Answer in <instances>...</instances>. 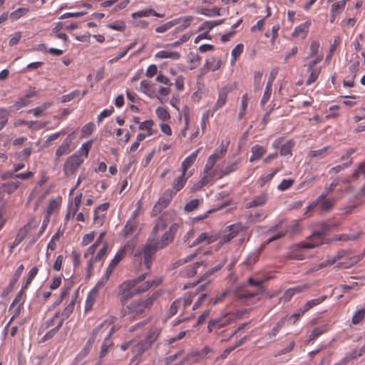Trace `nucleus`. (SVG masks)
I'll return each instance as SVG.
<instances>
[{"label": "nucleus", "instance_id": "13", "mask_svg": "<svg viewBox=\"0 0 365 365\" xmlns=\"http://www.w3.org/2000/svg\"><path fill=\"white\" fill-rule=\"evenodd\" d=\"M235 88V86L233 84H227L220 89L218 92L217 100L215 102L214 106L210 109L213 111L214 113L217 112L218 110L222 108L227 103V96L229 93H230Z\"/></svg>", "mask_w": 365, "mask_h": 365}, {"label": "nucleus", "instance_id": "52", "mask_svg": "<svg viewBox=\"0 0 365 365\" xmlns=\"http://www.w3.org/2000/svg\"><path fill=\"white\" fill-rule=\"evenodd\" d=\"M221 9L217 7H213L212 9H200L197 11V13L206 16L212 17L216 16H221Z\"/></svg>", "mask_w": 365, "mask_h": 365}, {"label": "nucleus", "instance_id": "56", "mask_svg": "<svg viewBox=\"0 0 365 365\" xmlns=\"http://www.w3.org/2000/svg\"><path fill=\"white\" fill-rule=\"evenodd\" d=\"M244 50V46L242 43L237 44L231 52L232 58L231 64L234 65L237 61V58L241 56Z\"/></svg>", "mask_w": 365, "mask_h": 365}, {"label": "nucleus", "instance_id": "33", "mask_svg": "<svg viewBox=\"0 0 365 365\" xmlns=\"http://www.w3.org/2000/svg\"><path fill=\"white\" fill-rule=\"evenodd\" d=\"M225 21V19L217 21H206L199 27V31H205L208 34L209 31L214 27L222 24Z\"/></svg>", "mask_w": 365, "mask_h": 365}, {"label": "nucleus", "instance_id": "1", "mask_svg": "<svg viewBox=\"0 0 365 365\" xmlns=\"http://www.w3.org/2000/svg\"><path fill=\"white\" fill-rule=\"evenodd\" d=\"M168 215L165 213L158 219L145 244L134 255L135 261L140 265L144 264L148 269H150L156 252L173 242L180 227L178 223L172 224L169 230L160 238L158 232L165 229L167 226L165 218Z\"/></svg>", "mask_w": 365, "mask_h": 365}, {"label": "nucleus", "instance_id": "40", "mask_svg": "<svg viewBox=\"0 0 365 365\" xmlns=\"http://www.w3.org/2000/svg\"><path fill=\"white\" fill-rule=\"evenodd\" d=\"M62 25L61 23H58L53 29L52 34L55 35V36L59 39L63 40V46L65 48L68 46V36L66 33L61 32Z\"/></svg>", "mask_w": 365, "mask_h": 365}, {"label": "nucleus", "instance_id": "4", "mask_svg": "<svg viewBox=\"0 0 365 365\" xmlns=\"http://www.w3.org/2000/svg\"><path fill=\"white\" fill-rule=\"evenodd\" d=\"M150 346L144 340L137 341L135 339H132L121 344L120 349L123 351L130 349L133 357L130 359V364L135 363L138 364L140 359V356L148 351Z\"/></svg>", "mask_w": 365, "mask_h": 365}, {"label": "nucleus", "instance_id": "46", "mask_svg": "<svg viewBox=\"0 0 365 365\" xmlns=\"http://www.w3.org/2000/svg\"><path fill=\"white\" fill-rule=\"evenodd\" d=\"M180 57V55L178 52L166 50L160 51L155 54V58H171L177 60L179 59Z\"/></svg>", "mask_w": 365, "mask_h": 365}, {"label": "nucleus", "instance_id": "57", "mask_svg": "<svg viewBox=\"0 0 365 365\" xmlns=\"http://www.w3.org/2000/svg\"><path fill=\"white\" fill-rule=\"evenodd\" d=\"M347 1L341 0L333 4L331 6V13L336 15L341 14L344 11Z\"/></svg>", "mask_w": 365, "mask_h": 365}, {"label": "nucleus", "instance_id": "38", "mask_svg": "<svg viewBox=\"0 0 365 365\" xmlns=\"http://www.w3.org/2000/svg\"><path fill=\"white\" fill-rule=\"evenodd\" d=\"M240 164V161H235L232 164L227 165L224 170L217 171L216 170V179H220L225 175H229L230 173L235 172L237 170L238 165Z\"/></svg>", "mask_w": 365, "mask_h": 365}, {"label": "nucleus", "instance_id": "14", "mask_svg": "<svg viewBox=\"0 0 365 365\" xmlns=\"http://www.w3.org/2000/svg\"><path fill=\"white\" fill-rule=\"evenodd\" d=\"M36 227L37 224L34 220H31L23 227H21L18 232L14 242L9 246L10 253H11L14 248L19 245L24 240L27 235Z\"/></svg>", "mask_w": 365, "mask_h": 365}, {"label": "nucleus", "instance_id": "45", "mask_svg": "<svg viewBox=\"0 0 365 365\" xmlns=\"http://www.w3.org/2000/svg\"><path fill=\"white\" fill-rule=\"evenodd\" d=\"M328 330L327 325H322L321 327H318L314 328L309 336V339L307 340V343H310L311 341L315 340L319 336L327 332Z\"/></svg>", "mask_w": 365, "mask_h": 365}, {"label": "nucleus", "instance_id": "41", "mask_svg": "<svg viewBox=\"0 0 365 365\" xmlns=\"http://www.w3.org/2000/svg\"><path fill=\"white\" fill-rule=\"evenodd\" d=\"M160 333V329L153 327L150 329L149 334L145 338L144 341L149 344L151 347L153 344L157 340Z\"/></svg>", "mask_w": 365, "mask_h": 365}, {"label": "nucleus", "instance_id": "53", "mask_svg": "<svg viewBox=\"0 0 365 365\" xmlns=\"http://www.w3.org/2000/svg\"><path fill=\"white\" fill-rule=\"evenodd\" d=\"M30 103V101L25 96L19 98L11 107L10 111L18 110L24 107L27 106Z\"/></svg>", "mask_w": 365, "mask_h": 365}, {"label": "nucleus", "instance_id": "37", "mask_svg": "<svg viewBox=\"0 0 365 365\" xmlns=\"http://www.w3.org/2000/svg\"><path fill=\"white\" fill-rule=\"evenodd\" d=\"M155 123L153 120H147L143 122H141L139 125V130L145 131L146 135H153L155 133V130H154Z\"/></svg>", "mask_w": 365, "mask_h": 365}, {"label": "nucleus", "instance_id": "10", "mask_svg": "<svg viewBox=\"0 0 365 365\" xmlns=\"http://www.w3.org/2000/svg\"><path fill=\"white\" fill-rule=\"evenodd\" d=\"M84 159L80 155L74 153L68 157L63 165V173L66 176H70L78 170Z\"/></svg>", "mask_w": 365, "mask_h": 365}, {"label": "nucleus", "instance_id": "9", "mask_svg": "<svg viewBox=\"0 0 365 365\" xmlns=\"http://www.w3.org/2000/svg\"><path fill=\"white\" fill-rule=\"evenodd\" d=\"M227 153V147L223 145V143H221L219 148L216 149L215 152L209 156L207 160L206 164L205 165L204 170L206 172L211 173L212 175L216 176V168H215V165L216 162L222 158Z\"/></svg>", "mask_w": 365, "mask_h": 365}, {"label": "nucleus", "instance_id": "54", "mask_svg": "<svg viewBox=\"0 0 365 365\" xmlns=\"http://www.w3.org/2000/svg\"><path fill=\"white\" fill-rule=\"evenodd\" d=\"M61 205V200L59 199H53L50 200L48 205L46 209V216H49L51 217V214L57 211Z\"/></svg>", "mask_w": 365, "mask_h": 365}, {"label": "nucleus", "instance_id": "49", "mask_svg": "<svg viewBox=\"0 0 365 365\" xmlns=\"http://www.w3.org/2000/svg\"><path fill=\"white\" fill-rule=\"evenodd\" d=\"M98 296V293L96 290H91L86 298L85 309L86 312L91 310Z\"/></svg>", "mask_w": 365, "mask_h": 365}, {"label": "nucleus", "instance_id": "44", "mask_svg": "<svg viewBox=\"0 0 365 365\" xmlns=\"http://www.w3.org/2000/svg\"><path fill=\"white\" fill-rule=\"evenodd\" d=\"M35 49L40 51L48 52V53L56 56H59L62 55L64 52V50L63 49H58L55 48H50L47 49L46 45L43 43L36 45L35 46Z\"/></svg>", "mask_w": 365, "mask_h": 365}, {"label": "nucleus", "instance_id": "42", "mask_svg": "<svg viewBox=\"0 0 365 365\" xmlns=\"http://www.w3.org/2000/svg\"><path fill=\"white\" fill-rule=\"evenodd\" d=\"M53 105V102H45L40 106L30 109L28 112L32 113L35 117L43 115V113Z\"/></svg>", "mask_w": 365, "mask_h": 365}, {"label": "nucleus", "instance_id": "59", "mask_svg": "<svg viewBox=\"0 0 365 365\" xmlns=\"http://www.w3.org/2000/svg\"><path fill=\"white\" fill-rule=\"evenodd\" d=\"M83 194L79 193L76 195L73 201L69 204V205L72 206V212H73V216H75L78 211L81 204V200H82Z\"/></svg>", "mask_w": 365, "mask_h": 365}, {"label": "nucleus", "instance_id": "39", "mask_svg": "<svg viewBox=\"0 0 365 365\" xmlns=\"http://www.w3.org/2000/svg\"><path fill=\"white\" fill-rule=\"evenodd\" d=\"M137 228V222L135 220H128L125 225L123 229L121 231V235L124 237H127L130 235L133 234Z\"/></svg>", "mask_w": 365, "mask_h": 365}, {"label": "nucleus", "instance_id": "15", "mask_svg": "<svg viewBox=\"0 0 365 365\" xmlns=\"http://www.w3.org/2000/svg\"><path fill=\"white\" fill-rule=\"evenodd\" d=\"M108 253V244L107 242H106L104 243L103 246L98 251L97 255L95 257H91V258L88 260V262L87 267H86L87 274L88 277L91 276L93 273V268H94V264L96 262H103L104 260V259L106 257Z\"/></svg>", "mask_w": 365, "mask_h": 365}, {"label": "nucleus", "instance_id": "23", "mask_svg": "<svg viewBox=\"0 0 365 365\" xmlns=\"http://www.w3.org/2000/svg\"><path fill=\"white\" fill-rule=\"evenodd\" d=\"M111 323L108 321H104L99 326L95 328L91 334L89 339L92 340V343L94 344L96 340H98L102 337V335L106 331H109L110 329Z\"/></svg>", "mask_w": 365, "mask_h": 365}, {"label": "nucleus", "instance_id": "32", "mask_svg": "<svg viewBox=\"0 0 365 365\" xmlns=\"http://www.w3.org/2000/svg\"><path fill=\"white\" fill-rule=\"evenodd\" d=\"M187 178L188 177H186V173H183L182 172L181 175L173 181L172 190L174 191L175 195L184 187Z\"/></svg>", "mask_w": 365, "mask_h": 365}, {"label": "nucleus", "instance_id": "36", "mask_svg": "<svg viewBox=\"0 0 365 365\" xmlns=\"http://www.w3.org/2000/svg\"><path fill=\"white\" fill-rule=\"evenodd\" d=\"M248 102H249V96L246 93L242 95V98H241L240 112L237 115L238 120H242L244 118V117L245 116V115L247 113Z\"/></svg>", "mask_w": 365, "mask_h": 365}, {"label": "nucleus", "instance_id": "6", "mask_svg": "<svg viewBox=\"0 0 365 365\" xmlns=\"http://www.w3.org/2000/svg\"><path fill=\"white\" fill-rule=\"evenodd\" d=\"M342 260L339 263V267L344 269H347L354 265L359 261V258L356 255H351L350 253L346 251L339 252L333 258L323 262L322 267H326L328 265L334 264L339 260Z\"/></svg>", "mask_w": 365, "mask_h": 365}, {"label": "nucleus", "instance_id": "28", "mask_svg": "<svg viewBox=\"0 0 365 365\" xmlns=\"http://www.w3.org/2000/svg\"><path fill=\"white\" fill-rule=\"evenodd\" d=\"M206 265L207 263L205 261L197 262L193 265L186 267L180 272V274L185 277H192L197 273V268Z\"/></svg>", "mask_w": 365, "mask_h": 365}, {"label": "nucleus", "instance_id": "51", "mask_svg": "<svg viewBox=\"0 0 365 365\" xmlns=\"http://www.w3.org/2000/svg\"><path fill=\"white\" fill-rule=\"evenodd\" d=\"M93 344L92 343L91 339H88L83 348L81 350V351L76 356V359L81 361L83 359L92 349Z\"/></svg>", "mask_w": 365, "mask_h": 365}, {"label": "nucleus", "instance_id": "27", "mask_svg": "<svg viewBox=\"0 0 365 365\" xmlns=\"http://www.w3.org/2000/svg\"><path fill=\"white\" fill-rule=\"evenodd\" d=\"M267 148L259 144L254 145L251 148V156L250 158V162L252 163L257 161L262 158L266 153Z\"/></svg>", "mask_w": 365, "mask_h": 365}, {"label": "nucleus", "instance_id": "34", "mask_svg": "<svg viewBox=\"0 0 365 365\" xmlns=\"http://www.w3.org/2000/svg\"><path fill=\"white\" fill-rule=\"evenodd\" d=\"M20 184L21 183L18 181H9L5 182L0 187V192L11 194L19 188Z\"/></svg>", "mask_w": 365, "mask_h": 365}, {"label": "nucleus", "instance_id": "35", "mask_svg": "<svg viewBox=\"0 0 365 365\" xmlns=\"http://www.w3.org/2000/svg\"><path fill=\"white\" fill-rule=\"evenodd\" d=\"M227 261V257L225 255H220L219 256V259H218V264L217 265H215V267H213L212 269L207 270L205 273L204 277L207 278L209 276L214 274L215 272L220 270L223 267V266L225 264Z\"/></svg>", "mask_w": 365, "mask_h": 365}, {"label": "nucleus", "instance_id": "2", "mask_svg": "<svg viewBox=\"0 0 365 365\" xmlns=\"http://www.w3.org/2000/svg\"><path fill=\"white\" fill-rule=\"evenodd\" d=\"M160 294V291H155L148 297L132 301L122 308V317H128L129 319L133 320L145 317Z\"/></svg>", "mask_w": 365, "mask_h": 365}, {"label": "nucleus", "instance_id": "11", "mask_svg": "<svg viewBox=\"0 0 365 365\" xmlns=\"http://www.w3.org/2000/svg\"><path fill=\"white\" fill-rule=\"evenodd\" d=\"M323 59V55L317 56L314 60L309 61L307 64V71L309 77L306 81L307 86H310L314 83L318 78L322 68L320 66H317Z\"/></svg>", "mask_w": 365, "mask_h": 365}, {"label": "nucleus", "instance_id": "64", "mask_svg": "<svg viewBox=\"0 0 365 365\" xmlns=\"http://www.w3.org/2000/svg\"><path fill=\"white\" fill-rule=\"evenodd\" d=\"M365 317V308L357 310L352 317L351 323L354 325L359 324Z\"/></svg>", "mask_w": 365, "mask_h": 365}, {"label": "nucleus", "instance_id": "24", "mask_svg": "<svg viewBox=\"0 0 365 365\" xmlns=\"http://www.w3.org/2000/svg\"><path fill=\"white\" fill-rule=\"evenodd\" d=\"M139 91L143 93L150 98H155L158 96L155 89L154 88V84L151 83L150 81L147 80H143L140 83Z\"/></svg>", "mask_w": 365, "mask_h": 365}, {"label": "nucleus", "instance_id": "55", "mask_svg": "<svg viewBox=\"0 0 365 365\" xmlns=\"http://www.w3.org/2000/svg\"><path fill=\"white\" fill-rule=\"evenodd\" d=\"M75 302L76 298H73L71 302L64 308V309L60 312L59 317H63V319H67L74 310Z\"/></svg>", "mask_w": 365, "mask_h": 365}, {"label": "nucleus", "instance_id": "12", "mask_svg": "<svg viewBox=\"0 0 365 365\" xmlns=\"http://www.w3.org/2000/svg\"><path fill=\"white\" fill-rule=\"evenodd\" d=\"M175 195L174 191L171 189H167L160 195L158 202L153 207L152 212L154 215H156L161 212V211L166 208L170 203L172 199Z\"/></svg>", "mask_w": 365, "mask_h": 365}, {"label": "nucleus", "instance_id": "61", "mask_svg": "<svg viewBox=\"0 0 365 365\" xmlns=\"http://www.w3.org/2000/svg\"><path fill=\"white\" fill-rule=\"evenodd\" d=\"M214 114L213 111L210 109L203 113L201 118V128L202 133H205L206 130L207 125L209 123L210 117H212Z\"/></svg>", "mask_w": 365, "mask_h": 365}, {"label": "nucleus", "instance_id": "62", "mask_svg": "<svg viewBox=\"0 0 365 365\" xmlns=\"http://www.w3.org/2000/svg\"><path fill=\"white\" fill-rule=\"evenodd\" d=\"M170 86H159V88H158V91H156L158 96L155 97V98H158L161 102H163L162 98L168 97L170 95Z\"/></svg>", "mask_w": 365, "mask_h": 365}, {"label": "nucleus", "instance_id": "60", "mask_svg": "<svg viewBox=\"0 0 365 365\" xmlns=\"http://www.w3.org/2000/svg\"><path fill=\"white\" fill-rule=\"evenodd\" d=\"M294 146V142L289 140L286 143L283 144L280 148V155L282 156L292 155V150Z\"/></svg>", "mask_w": 365, "mask_h": 365}, {"label": "nucleus", "instance_id": "18", "mask_svg": "<svg viewBox=\"0 0 365 365\" xmlns=\"http://www.w3.org/2000/svg\"><path fill=\"white\" fill-rule=\"evenodd\" d=\"M24 289L21 288V290L16 295L15 298L14 299L11 304L10 305L9 310H11L12 309H15L14 314L9 320V323L5 327V329L8 328L9 324L11 323V322L19 315L21 309V306L24 303V294L23 290Z\"/></svg>", "mask_w": 365, "mask_h": 365}, {"label": "nucleus", "instance_id": "16", "mask_svg": "<svg viewBox=\"0 0 365 365\" xmlns=\"http://www.w3.org/2000/svg\"><path fill=\"white\" fill-rule=\"evenodd\" d=\"M74 132L69 133L66 138L63 140V143L58 148L56 149L55 155L57 159H59L61 156L68 154L73 150V148H71V144L73 140H74Z\"/></svg>", "mask_w": 365, "mask_h": 365}, {"label": "nucleus", "instance_id": "19", "mask_svg": "<svg viewBox=\"0 0 365 365\" xmlns=\"http://www.w3.org/2000/svg\"><path fill=\"white\" fill-rule=\"evenodd\" d=\"M215 180L216 176L212 175L211 173H207L205 170H203L200 181L192 185L190 191L192 192H195L206 185L213 182Z\"/></svg>", "mask_w": 365, "mask_h": 365}, {"label": "nucleus", "instance_id": "5", "mask_svg": "<svg viewBox=\"0 0 365 365\" xmlns=\"http://www.w3.org/2000/svg\"><path fill=\"white\" fill-rule=\"evenodd\" d=\"M240 317L241 314L239 312L227 313L219 318L210 320L207 325V330L210 333L214 332L216 334H220L219 330L220 329L230 324Z\"/></svg>", "mask_w": 365, "mask_h": 365}, {"label": "nucleus", "instance_id": "30", "mask_svg": "<svg viewBox=\"0 0 365 365\" xmlns=\"http://www.w3.org/2000/svg\"><path fill=\"white\" fill-rule=\"evenodd\" d=\"M311 24H312L311 21L307 20L304 23L301 24L300 25L296 26L292 33V36H294V37L302 36V38H305L309 31V29Z\"/></svg>", "mask_w": 365, "mask_h": 365}, {"label": "nucleus", "instance_id": "63", "mask_svg": "<svg viewBox=\"0 0 365 365\" xmlns=\"http://www.w3.org/2000/svg\"><path fill=\"white\" fill-rule=\"evenodd\" d=\"M96 129V125L93 123L90 122L84 125L81 128V138H86L92 134Z\"/></svg>", "mask_w": 365, "mask_h": 365}, {"label": "nucleus", "instance_id": "48", "mask_svg": "<svg viewBox=\"0 0 365 365\" xmlns=\"http://www.w3.org/2000/svg\"><path fill=\"white\" fill-rule=\"evenodd\" d=\"M249 339V336H244L243 338H242L241 339H240L237 343H235L233 346H230L229 347H227V349H225L223 351V353L221 354V357L223 358V359H225L227 357V356L232 351H234L235 349H237V347L242 346V344H244L247 340Z\"/></svg>", "mask_w": 365, "mask_h": 365}, {"label": "nucleus", "instance_id": "25", "mask_svg": "<svg viewBox=\"0 0 365 365\" xmlns=\"http://www.w3.org/2000/svg\"><path fill=\"white\" fill-rule=\"evenodd\" d=\"M269 198V195L267 192H262L260 195L255 196L252 200L248 202L245 207L246 208H252L257 207H261L264 205Z\"/></svg>", "mask_w": 365, "mask_h": 365}, {"label": "nucleus", "instance_id": "29", "mask_svg": "<svg viewBox=\"0 0 365 365\" xmlns=\"http://www.w3.org/2000/svg\"><path fill=\"white\" fill-rule=\"evenodd\" d=\"M150 16H156L158 18H163L164 16V14H159L151 8L140 10V11L134 12L131 14V16L133 19H136L138 18H142V17H148Z\"/></svg>", "mask_w": 365, "mask_h": 365}, {"label": "nucleus", "instance_id": "43", "mask_svg": "<svg viewBox=\"0 0 365 365\" xmlns=\"http://www.w3.org/2000/svg\"><path fill=\"white\" fill-rule=\"evenodd\" d=\"M155 114L161 122H167L171 118L169 110L165 107H158L155 110Z\"/></svg>", "mask_w": 365, "mask_h": 365}, {"label": "nucleus", "instance_id": "31", "mask_svg": "<svg viewBox=\"0 0 365 365\" xmlns=\"http://www.w3.org/2000/svg\"><path fill=\"white\" fill-rule=\"evenodd\" d=\"M161 282L162 279L160 278H158L153 280L147 281L146 282L141 285H138V284L136 285V291H138V294L148 291L153 287H156L159 285L161 283Z\"/></svg>", "mask_w": 365, "mask_h": 365}, {"label": "nucleus", "instance_id": "8", "mask_svg": "<svg viewBox=\"0 0 365 365\" xmlns=\"http://www.w3.org/2000/svg\"><path fill=\"white\" fill-rule=\"evenodd\" d=\"M135 244L133 241L127 242L115 255L113 259L110 262L108 267V273H113L118 264L125 257L128 252H132L134 250Z\"/></svg>", "mask_w": 365, "mask_h": 365}, {"label": "nucleus", "instance_id": "7", "mask_svg": "<svg viewBox=\"0 0 365 365\" xmlns=\"http://www.w3.org/2000/svg\"><path fill=\"white\" fill-rule=\"evenodd\" d=\"M197 294V292H191L183 297L178 298L175 299L171 304L168 316L169 317H172L175 314H176L179 311L184 312L185 309L190 307L192 302L193 298Z\"/></svg>", "mask_w": 365, "mask_h": 365}, {"label": "nucleus", "instance_id": "47", "mask_svg": "<svg viewBox=\"0 0 365 365\" xmlns=\"http://www.w3.org/2000/svg\"><path fill=\"white\" fill-rule=\"evenodd\" d=\"M327 298V296L323 295L317 299H313L309 300L305 303V304L304 305V307L302 308L304 309V311L307 312L313 307L322 303Z\"/></svg>", "mask_w": 365, "mask_h": 365}, {"label": "nucleus", "instance_id": "58", "mask_svg": "<svg viewBox=\"0 0 365 365\" xmlns=\"http://www.w3.org/2000/svg\"><path fill=\"white\" fill-rule=\"evenodd\" d=\"M94 140H90L84 143H83L81 148L78 150V153L80 156L84 155L85 158H87L88 156V153L92 148Z\"/></svg>", "mask_w": 365, "mask_h": 365}, {"label": "nucleus", "instance_id": "50", "mask_svg": "<svg viewBox=\"0 0 365 365\" xmlns=\"http://www.w3.org/2000/svg\"><path fill=\"white\" fill-rule=\"evenodd\" d=\"M331 150L330 146H325L321 149L310 150L307 155L309 158H323L326 153H327Z\"/></svg>", "mask_w": 365, "mask_h": 365}, {"label": "nucleus", "instance_id": "20", "mask_svg": "<svg viewBox=\"0 0 365 365\" xmlns=\"http://www.w3.org/2000/svg\"><path fill=\"white\" fill-rule=\"evenodd\" d=\"M315 200L317 202V207H319L322 212L330 211L335 204V199L327 198V196L323 194L319 195Z\"/></svg>", "mask_w": 365, "mask_h": 365}, {"label": "nucleus", "instance_id": "21", "mask_svg": "<svg viewBox=\"0 0 365 365\" xmlns=\"http://www.w3.org/2000/svg\"><path fill=\"white\" fill-rule=\"evenodd\" d=\"M114 326H111L109 331L106 333V336L105 337L104 341L101 345V351L99 353V357L101 359L106 356L113 347V343L110 339V336L114 332Z\"/></svg>", "mask_w": 365, "mask_h": 365}, {"label": "nucleus", "instance_id": "26", "mask_svg": "<svg viewBox=\"0 0 365 365\" xmlns=\"http://www.w3.org/2000/svg\"><path fill=\"white\" fill-rule=\"evenodd\" d=\"M202 148V147L197 148L184 159L182 163V172L183 173H187L188 169L194 164Z\"/></svg>", "mask_w": 365, "mask_h": 365}, {"label": "nucleus", "instance_id": "22", "mask_svg": "<svg viewBox=\"0 0 365 365\" xmlns=\"http://www.w3.org/2000/svg\"><path fill=\"white\" fill-rule=\"evenodd\" d=\"M325 235L324 232H314L311 237V242H302L299 244V247L304 249H313L323 243V236Z\"/></svg>", "mask_w": 365, "mask_h": 365}, {"label": "nucleus", "instance_id": "3", "mask_svg": "<svg viewBox=\"0 0 365 365\" xmlns=\"http://www.w3.org/2000/svg\"><path fill=\"white\" fill-rule=\"evenodd\" d=\"M146 277V274H142L136 279L123 282L119 287L120 301L124 306L128 299L138 294L136 285L143 282Z\"/></svg>", "mask_w": 365, "mask_h": 365}, {"label": "nucleus", "instance_id": "17", "mask_svg": "<svg viewBox=\"0 0 365 365\" xmlns=\"http://www.w3.org/2000/svg\"><path fill=\"white\" fill-rule=\"evenodd\" d=\"M218 239L217 235L209 232H201L196 239L189 245L193 247L197 245H207L216 242Z\"/></svg>", "mask_w": 365, "mask_h": 365}]
</instances>
